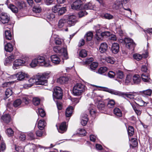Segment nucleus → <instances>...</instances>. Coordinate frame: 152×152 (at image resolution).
<instances>
[{
    "label": "nucleus",
    "mask_w": 152,
    "mask_h": 152,
    "mask_svg": "<svg viewBox=\"0 0 152 152\" xmlns=\"http://www.w3.org/2000/svg\"><path fill=\"white\" fill-rule=\"evenodd\" d=\"M98 64L97 62H92L90 66V68L91 70H95L97 67Z\"/></svg>",
    "instance_id": "de8ad7c7"
},
{
    "label": "nucleus",
    "mask_w": 152,
    "mask_h": 152,
    "mask_svg": "<svg viewBox=\"0 0 152 152\" xmlns=\"http://www.w3.org/2000/svg\"><path fill=\"white\" fill-rule=\"evenodd\" d=\"M53 12L54 13H57L59 15H63L66 11V7H60L59 5H56L52 8Z\"/></svg>",
    "instance_id": "20e7f679"
},
{
    "label": "nucleus",
    "mask_w": 152,
    "mask_h": 152,
    "mask_svg": "<svg viewBox=\"0 0 152 152\" xmlns=\"http://www.w3.org/2000/svg\"><path fill=\"white\" fill-rule=\"evenodd\" d=\"M87 55V52L85 50H82L80 52L79 56L82 58L86 57Z\"/></svg>",
    "instance_id": "3c124183"
},
{
    "label": "nucleus",
    "mask_w": 152,
    "mask_h": 152,
    "mask_svg": "<svg viewBox=\"0 0 152 152\" xmlns=\"http://www.w3.org/2000/svg\"><path fill=\"white\" fill-rule=\"evenodd\" d=\"M1 119L6 123H9L11 120L10 116L8 114L3 115L1 117Z\"/></svg>",
    "instance_id": "412c9836"
},
{
    "label": "nucleus",
    "mask_w": 152,
    "mask_h": 152,
    "mask_svg": "<svg viewBox=\"0 0 152 152\" xmlns=\"http://www.w3.org/2000/svg\"><path fill=\"white\" fill-rule=\"evenodd\" d=\"M8 6L13 12L16 13L18 12V9L14 5L11 4Z\"/></svg>",
    "instance_id": "4c0bfd02"
},
{
    "label": "nucleus",
    "mask_w": 152,
    "mask_h": 152,
    "mask_svg": "<svg viewBox=\"0 0 152 152\" xmlns=\"http://www.w3.org/2000/svg\"><path fill=\"white\" fill-rule=\"evenodd\" d=\"M114 114L116 116L121 117L122 116V113L120 109L118 107L115 108L113 110Z\"/></svg>",
    "instance_id": "72a5a7b5"
},
{
    "label": "nucleus",
    "mask_w": 152,
    "mask_h": 152,
    "mask_svg": "<svg viewBox=\"0 0 152 152\" xmlns=\"http://www.w3.org/2000/svg\"><path fill=\"white\" fill-rule=\"evenodd\" d=\"M10 20V16L6 13H1L0 15V21L3 24L7 23Z\"/></svg>",
    "instance_id": "9d476101"
},
{
    "label": "nucleus",
    "mask_w": 152,
    "mask_h": 152,
    "mask_svg": "<svg viewBox=\"0 0 152 152\" xmlns=\"http://www.w3.org/2000/svg\"><path fill=\"white\" fill-rule=\"evenodd\" d=\"M147 53L145 54H143L140 55L138 53H135L133 55V57L137 61L141 60L142 58H145L148 56Z\"/></svg>",
    "instance_id": "2eb2a0df"
},
{
    "label": "nucleus",
    "mask_w": 152,
    "mask_h": 152,
    "mask_svg": "<svg viewBox=\"0 0 152 152\" xmlns=\"http://www.w3.org/2000/svg\"><path fill=\"white\" fill-rule=\"evenodd\" d=\"M115 76H116L118 78L121 79H123L124 77L123 72L120 70H118L116 74H115Z\"/></svg>",
    "instance_id": "e433bc0d"
},
{
    "label": "nucleus",
    "mask_w": 152,
    "mask_h": 152,
    "mask_svg": "<svg viewBox=\"0 0 152 152\" xmlns=\"http://www.w3.org/2000/svg\"><path fill=\"white\" fill-rule=\"evenodd\" d=\"M31 97L25 95L22 97L23 103H24L26 105H27L31 102Z\"/></svg>",
    "instance_id": "bb28decb"
},
{
    "label": "nucleus",
    "mask_w": 152,
    "mask_h": 152,
    "mask_svg": "<svg viewBox=\"0 0 152 152\" xmlns=\"http://www.w3.org/2000/svg\"><path fill=\"white\" fill-rule=\"evenodd\" d=\"M87 12L85 10H82L80 11L78 13V15L79 17L80 18H82L83 16L87 15Z\"/></svg>",
    "instance_id": "69168bd1"
},
{
    "label": "nucleus",
    "mask_w": 152,
    "mask_h": 152,
    "mask_svg": "<svg viewBox=\"0 0 152 152\" xmlns=\"http://www.w3.org/2000/svg\"><path fill=\"white\" fill-rule=\"evenodd\" d=\"M110 33L109 31L103 32L101 33L100 37L101 38V39H102V37L109 36L110 35Z\"/></svg>",
    "instance_id": "5fc2aeb1"
},
{
    "label": "nucleus",
    "mask_w": 152,
    "mask_h": 152,
    "mask_svg": "<svg viewBox=\"0 0 152 152\" xmlns=\"http://www.w3.org/2000/svg\"><path fill=\"white\" fill-rule=\"evenodd\" d=\"M128 132L129 136H132L134 133V130L133 127L131 126H129L128 129Z\"/></svg>",
    "instance_id": "37998d69"
},
{
    "label": "nucleus",
    "mask_w": 152,
    "mask_h": 152,
    "mask_svg": "<svg viewBox=\"0 0 152 152\" xmlns=\"http://www.w3.org/2000/svg\"><path fill=\"white\" fill-rule=\"evenodd\" d=\"M22 103V100L20 99H18L14 101L13 105L14 107H17L20 106Z\"/></svg>",
    "instance_id": "a18cd8bd"
},
{
    "label": "nucleus",
    "mask_w": 152,
    "mask_h": 152,
    "mask_svg": "<svg viewBox=\"0 0 152 152\" xmlns=\"http://www.w3.org/2000/svg\"><path fill=\"white\" fill-rule=\"evenodd\" d=\"M108 48L107 45L105 42L102 43L99 47V51L101 53H105Z\"/></svg>",
    "instance_id": "dca6fc26"
},
{
    "label": "nucleus",
    "mask_w": 152,
    "mask_h": 152,
    "mask_svg": "<svg viewBox=\"0 0 152 152\" xmlns=\"http://www.w3.org/2000/svg\"><path fill=\"white\" fill-rule=\"evenodd\" d=\"M25 63V61L21 59H16L15 61L13 64V68L14 69H17L18 67Z\"/></svg>",
    "instance_id": "9b49d317"
},
{
    "label": "nucleus",
    "mask_w": 152,
    "mask_h": 152,
    "mask_svg": "<svg viewBox=\"0 0 152 152\" xmlns=\"http://www.w3.org/2000/svg\"><path fill=\"white\" fill-rule=\"evenodd\" d=\"M111 50L114 53H117L119 50V46L118 44L117 43H113L112 46Z\"/></svg>",
    "instance_id": "aec40b11"
},
{
    "label": "nucleus",
    "mask_w": 152,
    "mask_h": 152,
    "mask_svg": "<svg viewBox=\"0 0 152 152\" xmlns=\"http://www.w3.org/2000/svg\"><path fill=\"white\" fill-rule=\"evenodd\" d=\"M93 8V7L91 3L89 2L85 4L84 5H83V9L85 10H91Z\"/></svg>",
    "instance_id": "c03bdc74"
},
{
    "label": "nucleus",
    "mask_w": 152,
    "mask_h": 152,
    "mask_svg": "<svg viewBox=\"0 0 152 152\" xmlns=\"http://www.w3.org/2000/svg\"><path fill=\"white\" fill-rule=\"evenodd\" d=\"M67 23V20L66 18H63L61 19L58 22V26L60 28H61L64 26Z\"/></svg>",
    "instance_id": "cd10ccee"
},
{
    "label": "nucleus",
    "mask_w": 152,
    "mask_h": 152,
    "mask_svg": "<svg viewBox=\"0 0 152 152\" xmlns=\"http://www.w3.org/2000/svg\"><path fill=\"white\" fill-rule=\"evenodd\" d=\"M106 61L108 63L113 64L115 62V60L113 58L108 57L106 58Z\"/></svg>",
    "instance_id": "680f3d73"
},
{
    "label": "nucleus",
    "mask_w": 152,
    "mask_h": 152,
    "mask_svg": "<svg viewBox=\"0 0 152 152\" xmlns=\"http://www.w3.org/2000/svg\"><path fill=\"white\" fill-rule=\"evenodd\" d=\"M64 18H66L67 23L69 27L74 26L78 21L76 16L74 15H66Z\"/></svg>",
    "instance_id": "7ed1b4c3"
},
{
    "label": "nucleus",
    "mask_w": 152,
    "mask_h": 152,
    "mask_svg": "<svg viewBox=\"0 0 152 152\" xmlns=\"http://www.w3.org/2000/svg\"><path fill=\"white\" fill-rule=\"evenodd\" d=\"M74 110V108L72 106L69 107L66 110L65 114L66 117H69L71 116Z\"/></svg>",
    "instance_id": "393cba45"
},
{
    "label": "nucleus",
    "mask_w": 152,
    "mask_h": 152,
    "mask_svg": "<svg viewBox=\"0 0 152 152\" xmlns=\"http://www.w3.org/2000/svg\"><path fill=\"white\" fill-rule=\"evenodd\" d=\"M55 17V15L53 13H48L47 15V18L48 19L52 20Z\"/></svg>",
    "instance_id": "e2e57ef3"
},
{
    "label": "nucleus",
    "mask_w": 152,
    "mask_h": 152,
    "mask_svg": "<svg viewBox=\"0 0 152 152\" xmlns=\"http://www.w3.org/2000/svg\"><path fill=\"white\" fill-rule=\"evenodd\" d=\"M49 72H45L42 74H38L36 76L35 78H31L28 80L29 83L25 84L24 87L25 88L30 87L33 84L36 83L37 85H46L47 84V79L50 76Z\"/></svg>",
    "instance_id": "f257e3e1"
},
{
    "label": "nucleus",
    "mask_w": 152,
    "mask_h": 152,
    "mask_svg": "<svg viewBox=\"0 0 152 152\" xmlns=\"http://www.w3.org/2000/svg\"><path fill=\"white\" fill-rule=\"evenodd\" d=\"M138 144L137 140L135 138H133L132 139L130 142V145L132 148L136 147Z\"/></svg>",
    "instance_id": "a19ab883"
},
{
    "label": "nucleus",
    "mask_w": 152,
    "mask_h": 152,
    "mask_svg": "<svg viewBox=\"0 0 152 152\" xmlns=\"http://www.w3.org/2000/svg\"><path fill=\"white\" fill-rule=\"evenodd\" d=\"M41 10L42 9L41 8L37 6H34L33 9V12L36 13H39L41 12Z\"/></svg>",
    "instance_id": "4d7b16f0"
},
{
    "label": "nucleus",
    "mask_w": 152,
    "mask_h": 152,
    "mask_svg": "<svg viewBox=\"0 0 152 152\" xmlns=\"http://www.w3.org/2000/svg\"><path fill=\"white\" fill-rule=\"evenodd\" d=\"M58 132L61 133H63L65 132L67 130V127L66 123L65 122H64L61 123L59 126L58 128L57 125H56Z\"/></svg>",
    "instance_id": "f8f14e48"
},
{
    "label": "nucleus",
    "mask_w": 152,
    "mask_h": 152,
    "mask_svg": "<svg viewBox=\"0 0 152 152\" xmlns=\"http://www.w3.org/2000/svg\"><path fill=\"white\" fill-rule=\"evenodd\" d=\"M45 124L46 123L44 120H40L39 121L38 127L39 129L42 130L44 129Z\"/></svg>",
    "instance_id": "2f4dec72"
},
{
    "label": "nucleus",
    "mask_w": 152,
    "mask_h": 152,
    "mask_svg": "<svg viewBox=\"0 0 152 152\" xmlns=\"http://www.w3.org/2000/svg\"><path fill=\"white\" fill-rule=\"evenodd\" d=\"M54 51L56 53L63 54L64 56L66 59L67 58V50L65 48H61L60 46H55L53 48Z\"/></svg>",
    "instance_id": "1a4fd4ad"
},
{
    "label": "nucleus",
    "mask_w": 152,
    "mask_h": 152,
    "mask_svg": "<svg viewBox=\"0 0 152 152\" xmlns=\"http://www.w3.org/2000/svg\"><path fill=\"white\" fill-rule=\"evenodd\" d=\"M101 32V31L99 28V26L98 27H97L96 30V38L97 40H100V39H101V38L100 37L101 34L102 33Z\"/></svg>",
    "instance_id": "79ce46f5"
},
{
    "label": "nucleus",
    "mask_w": 152,
    "mask_h": 152,
    "mask_svg": "<svg viewBox=\"0 0 152 152\" xmlns=\"http://www.w3.org/2000/svg\"><path fill=\"white\" fill-rule=\"evenodd\" d=\"M88 110L91 115H93L96 113L95 106L93 104H91L89 105Z\"/></svg>",
    "instance_id": "c85d7f7f"
},
{
    "label": "nucleus",
    "mask_w": 152,
    "mask_h": 152,
    "mask_svg": "<svg viewBox=\"0 0 152 152\" xmlns=\"http://www.w3.org/2000/svg\"><path fill=\"white\" fill-rule=\"evenodd\" d=\"M124 42L126 47L130 49H132L133 50L136 45L133 40L129 38H125L124 39Z\"/></svg>",
    "instance_id": "0eeeda50"
},
{
    "label": "nucleus",
    "mask_w": 152,
    "mask_h": 152,
    "mask_svg": "<svg viewBox=\"0 0 152 152\" xmlns=\"http://www.w3.org/2000/svg\"><path fill=\"white\" fill-rule=\"evenodd\" d=\"M38 114L41 117H44L45 115V113L44 110L42 108L38 109Z\"/></svg>",
    "instance_id": "864d4df0"
},
{
    "label": "nucleus",
    "mask_w": 152,
    "mask_h": 152,
    "mask_svg": "<svg viewBox=\"0 0 152 152\" xmlns=\"http://www.w3.org/2000/svg\"><path fill=\"white\" fill-rule=\"evenodd\" d=\"M132 80L135 84H137L140 82L141 79L138 75H134L133 77Z\"/></svg>",
    "instance_id": "c9c22d12"
},
{
    "label": "nucleus",
    "mask_w": 152,
    "mask_h": 152,
    "mask_svg": "<svg viewBox=\"0 0 152 152\" xmlns=\"http://www.w3.org/2000/svg\"><path fill=\"white\" fill-rule=\"evenodd\" d=\"M39 64L40 66L46 67L49 66L50 65V61L48 60H45L43 56H39L37 58Z\"/></svg>",
    "instance_id": "423d86ee"
},
{
    "label": "nucleus",
    "mask_w": 152,
    "mask_h": 152,
    "mask_svg": "<svg viewBox=\"0 0 152 152\" xmlns=\"http://www.w3.org/2000/svg\"><path fill=\"white\" fill-rule=\"evenodd\" d=\"M51 59L52 62L55 64H58L61 62V59L58 56L53 55L51 56Z\"/></svg>",
    "instance_id": "f3484780"
},
{
    "label": "nucleus",
    "mask_w": 152,
    "mask_h": 152,
    "mask_svg": "<svg viewBox=\"0 0 152 152\" xmlns=\"http://www.w3.org/2000/svg\"><path fill=\"white\" fill-rule=\"evenodd\" d=\"M83 3L81 0H76L71 5L72 9L77 10L83 9Z\"/></svg>",
    "instance_id": "6e6552de"
},
{
    "label": "nucleus",
    "mask_w": 152,
    "mask_h": 152,
    "mask_svg": "<svg viewBox=\"0 0 152 152\" xmlns=\"http://www.w3.org/2000/svg\"><path fill=\"white\" fill-rule=\"evenodd\" d=\"M37 64H39V63L37 59L35 58L32 61L30 64V66L31 67H34L36 66Z\"/></svg>",
    "instance_id": "13d9d810"
},
{
    "label": "nucleus",
    "mask_w": 152,
    "mask_h": 152,
    "mask_svg": "<svg viewBox=\"0 0 152 152\" xmlns=\"http://www.w3.org/2000/svg\"><path fill=\"white\" fill-rule=\"evenodd\" d=\"M85 90V86L81 83H77L74 86L72 92L74 95L78 96L81 95Z\"/></svg>",
    "instance_id": "f03ea898"
},
{
    "label": "nucleus",
    "mask_w": 152,
    "mask_h": 152,
    "mask_svg": "<svg viewBox=\"0 0 152 152\" xmlns=\"http://www.w3.org/2000/svg\"><path fill=\"white\" fill-rule=\"evenodd\" d=\"M149 73H143L141 75V78L143 81L145 82H150L151 80L150 77Z\"/></svg>",
    "instance_id": "6ab92c4d"
},
{
    "label": "nucleus",
    "mask_w": 152,
    "mask_h": 152,
    "mask_svg": "<svg viewBox=\"0 0 152 152\" xmlns=\"http://www.w3.org/2000/svg\"><path fill=\"white\" fill-rule=\"evenodd\" d=\"M103 17L107 19H111L113 18V16L112 15L109 13H105L103 15Z\"/></svg>",
    "instance_id": "6e6d98bb"
},
{
    "label": "nucleus",
    "mask_w": 152,
    "mask_h": 152,
    "mask_svg": "<svg viewBox=\"0 0 152 152\" xmlns=\"http://www.w3.org/2000/svg\"><path fill=\"white\" fill-rule=\"evenodd\" d=\"M16 58V56L15 55V54H12L6 58L5 61L6 63H10Z\"/></svg>",
    "instance_id": "473e14b6"
},
{
    "label": "nucleus",
    "mask_w": 152,
    "mask_h": 152,
    "mask_svg": "<svg viewBox=\"0 0 152 152\" xmlns=\"http://www.w3.org/2000/svg\"><path fill=\"white\" fill-rule=\"evenodd\" d=\"M120 11H123L124 12V14H122L126 16H129L131 15L132 12L131 10L129 8L125 9L123 7L120 9Z\"/></svg>",
    "instance_id": "c756f323"
},
{
    "label": "nucleus",
    "mask_w": 152,
    "mask_h": 152,
    "mask_svg": "<svg viewBox=\"0 0 152 152\" xmlns=\"http://www.w3.org/2000/svg\"><path fill=\"white\" fill-rule=\"evenodd\" d=\"M143 93L145 95L151 96L152 93V90L151 89H147L141 92Z\"/></svg>",
    "instance_id": "bf43d9fd"
},
{
    "label": "nucleus",
    "mask_w": 152,
    "mask_h": 152,
    "mask_svg": "<svg viewBox=\"0 0 152 152\" xmlns=\"http://www.w3.org/2000/svg\"><path fill=\"white\" fill-rule=\"evenodd\" d=\"M141 70L142 72H145V73H149V71L146 65L142 66L141 67Z\"/></svg>",
    "instance_id": "338daca9"
},
{
    "label": "nucleus",
    "mask_w": 152,
    "mask_h": 152,
    "mask_svg": "<svg viewBox=\"0 0 152 152\" xmlns=\"http://www.w3.org/2000/svg\"><path fill=\"white\" fill-rule=\"evenodd\" d=\"M122 3L121 2L118 1V0H116L113 4V7L114 9L117 10L119 9L120 6H122Z\"/></svg>",
    "instance_id": "ea45409f"
},
{
    "label": "nucleus",
    "mask_w": 152,
    "mask_h": 152,
    "mask_svg": "<svg viewBox=\"0 0 152 152\" xmlns=\"http://www.w3.org/2000/svg\"><path fill=\"white\" fill-rule=\"evenodd\" d=\"M53 96L57 99H61L62 97V92L60 87H56L54 88L53 92Z\"/></svg>",
    "instance_id": "39448f33"
},
{
    "label": "nucleus",
    "mask_w": 152,
    "mask_h": 152,
    "mask_svg": "<svg viewBox=\"0 0 152 152\" xmlns=\"http://www.w3.org/2000/svg\"><path fill=\"white\" fill-rule=\"evenodd\" d=\"M88 121L87 115L85 114H83L81 115V124L82 125L85 126L86 125Z\"/></svg>",
    "instance_id": "a211bd4d"
},
{
    "label": "nucleus",
    "mask_w": 152,
    "mask_h": 152,
    "mask_svg": "<svg viewBox=\"0 0 152 152\" xmlns=\"http://www.w3.org/2000/svg\"><path fill=\"white\" fill-rule=\"evenodd\" d=\"M6 39L8 40H11L12 44H14L15 41L13 39V37L9 30H6L4 33Z\"/></svg>",
    "instance_id": "ddd939ff"
},
{
    "label": "nucleus",
    "mask_w": 152,
    "mask_h": 152,
    "mask_svg": "<svg viewBox=\"0 0 152 152\" xmlns=\"http://www.w3.org/2000/svg\"><path fill=\"white\" fill-rule=\"evenodd\" d=\"M15 150L18 152H24L23 148L19 146L15 145Z\"/></svg>",
    "instance_id": "0e129e2a"
},
{
    "label": "nucleus",
    "mask_w": 152,
    "mask_h": 152,
    "mask_svg": "<svg viewBox=\"0 0 152 152\" xmlns=\"http://www.w3.org/2000/svg\"><path fill=\"white\" fill-rule=\"evenodd\" d=\"M93 36V33L91 32H89L85 35V38L87 41H90L92 39Z\"/></svg>",
    "instance_id": "58836bf2"
},
{
    "label": "nucleus",
    "mask_w": 152,
    "mask_h": 152,
    "mask_svg": "<svg viewBox=\"0 0 152 152\" xmlns=\"http://www.w3.org/2000/svg\"><path fill=\"white\" fill-rule=\"evenodd\" d=\"M15 45L13 44L11 42V43H8L5 45L4 46V49L7 52H12L13 50V45Z\"/></svg>",
    "instance_id": "5701e85b"
},
{
    "label": "nucleus",
    "mask_w": 152,
    "mask_h": 152,
    "mask_svg": "<svg viewBox=\"0 0 152 152\" xmlns=\"http://www.w3.org/2000/svg\"><path fill=\"white\" fill-rule=\"evenodd\" d=\"M115 75V73L113 71H110L107 74L108 76L110 78H113Z\"/></svg>",
    "instance_id": "774afa93"
},
{
    "label": "nucleus",
    "mask_w": 152,
    "mask_h": 152,
    "mask_svg": "<svg viewBox=\"0 0 152 152\" xmlns=\"http://www.w3.org/2000/svg\"><path fill=\"white\" fill-rule=\"evenodd\" d=\"M97 106L99 111L104 110L105 109V104L104 102L101 101H99L97 102Z\"/></svg>",
    "instance_id": "a878e982"
},
{
    "label": "nucleus",
    "mask_w": 152,
    "mask_h": 152,
    "mask_svg": "<svg viewBox=\"0 0 152 152\" xmlns=\"http://www.w3.org/2000/svg\"><path fill=\"white\" fill-rule=\"evenodd\" d=\"M107 69L105 67H100L98 70L99 73L102 74L105 73L107 70Z\"/></svg>",
    "instance_id": "09e8293b"
},
{
    "label": "nucleus",
    "mask_w": 152,
    "mask_h": 152,
    "mask_svg": "<svg viewBox=\"0 0 152 152\" xmlns=\"http://www.w3.org/2000/svg\"><path fill=\"white\" fill-rule=\"evenodd\" d=\"M133 109L137 115H140L141 113V111L138 110L137 108L133 104H132Z\"/></svg>",
    "instance_id": "8fccbe9b"
},
{
    "label": "nucleus",
    "mask_w": 152,
    "mask_h": 152,
    "mask_svg": "<svg viewBox=\"0 0 152 152\" xmlns=\"http://www.w3.org/2000/svg\"><path fill=\"white\" fill-rule=\"evenodd\" d=\"M115 102L113 99H111L107 103V106L110 108H113L115 104Z\"/></svg>",
    "instance_id": "49530a36"
},
{
    "label": "nucleus",
    "mask_w": 152,
    "mask_h": 152,
    "mask_svg": "<svg viewBox=\"0 0 152 152\" xmlns=\"http://www.w3.org/2000/svg\"><path fill=\"white\" fill-rule=\"evenodd\" d=\"M40 99L38 98L35 97L33 99V102L34 105L37 106L40 103Z\"/></svg>",
    "instance_id": "603ef678"
},
{
    "label": "nucleus",
    "mask_w": 152,
    "mask_h": 152,
    "mask_svg": "<svg viewBox=\"0 0 152 152\" xmlns=\"http://www.w3.org/2000/svg\"><path fill=\"white\" fill-rule=\"evenodd\" d=\"M28 76L27 74L23 72H19L17 74V79L19 80H23L26 77L28 78Z\"/></svg>",
    "instance_id": "4468645a"
},
{
    "label": "nucleus",
    "mask_w": 152,
    "mask_h": 152,
    "mask_svg": "<svg viewBox=\"0 0 152 152\" xmlns=\"http://www.w3.org/2000/svg\"><path fill=\"white\" fill-rule=\"evenodd\" d=\"M137 93L136 92H133L132 94L124 93H122V96H125L128 98L132 99H134V96L137 95Z\"/></svg>",
    "instance_id": "7c9ffc66"
},
{
    "label": "nucleus",
    "mask_w": 152,
    "mask_h": 152,
    "mask_svg": "<svg viewBox=\"0 0 152 152\" xmlns=\"http://www.w3.org/2000/svg\"><path fill=\"white\" fill-rule=\"evenodd\" d=\"M6 133L8 136H11L13 135L14 132L11 128H9L7 129Z\"/></svg>",
    "instance_id": "052dcab7"
},
{
    "label": "nucleus",
    "mask_w": 152,
    "mask_h": 152,
    "mask_svg": "<svg viewBox=\"0 0 152 152\" xmlns=\"http://www.w3.org/2000/svg\"><path fill=\"white\" fill-rule=\"evenodd\" d=\"M105 91L112 94L119 96H122V93L114 90L107 88Z\"/></svg>",
    "instance_id": "4be33fe9"
},
{
    "label": "nucleus",
    "mask_w": 152,
    "mask_h": 152,
    "mask_svg": "<svg viewBox=\"0 0 152 152\" xmlns=\"http://www.w3.org/2000/svg\"><path fill=\"white\" fill-rule=\"evenodd\" d=\"M69 80V78L66 77H61L57 79V83L60 84L66 83Z\"/></svg>",
    "instance_id": "b1692460"
},
{
    "label": "nucleus",
    "mask_w": 152,
    "mask_h": 152,
    "mask_svg": "<svg viewBox=\"0 0 152 152\" xmlns=\"http://www.w3.org/2000/svg\"><path fill=\"white\" fill-rule=\"evenodd\" d=\"M12 94V90L10 88L7 89L5 92V97L4 99H6L11 96Z\"/></svg>",
    "instance_id": "f704fd0d"
}]
</instances>
